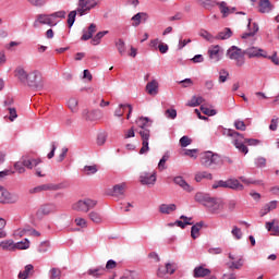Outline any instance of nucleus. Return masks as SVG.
I'll list each match as a JSON object with an SVG mask.
<instances>
[{"label": "nucleus", "instance_id": "obj_42", "mask_svg": "<svg viewBox=\"0 0 279 279\" xmlns=\"http://www.w3.org/2000/svg\"><path fill=\"white\" fill-rule=\"evenodd\" d=\"M202 104H204V97L199 96V97H192L191 101L189 102V106H191V108H195L197 106H202Z\"/></svg>", "mask_w": 279, "mask_h": 279}, {"label": "nucleus", "instance_id": "obj_8", "mask_svg": "<svg viewBox=\"0 0 279 279\" xmlns=\"http://www.w3.org/2000/svg\"><path fill=\"white\" fill-rule=\"evenodd\" d=\"M99 0H78L76 12L80 16L88 14L94 8H97Z\"/></svg>", "mask_w": 279, "mask_h": 279}, {"label": "nucleus", "instance_id": "obj_63", "mask_svg": "<svg viewBox=\"0 0 279 279\" xmlns=\"http://www.w3.org/2000/svg\"><path fill=\"white\" fill-rule=\"evenodd\" d=\"M231 233H232V235L235 236L238 240L243 239V232H241V229H239V227H233Z\"/></svg>", "mask_w": 279, "mask_h": 279}, {"label": "nucleus", "instance_id": "obj_22", "mask_svg": "<svg viewBox=\"0 0 279 279\" xmlns=\"http://www.w3.org/2000/svg\"><path fill=\"white\" fill-rule=\"evenodd\" d=\"M132 26L133 27H138V25H141V23H145V21H147V13L145 12H140L136 13L132 19Z\"/></svg>", "mask_w": 279, "mask_h": 279}, {"label": "nucleus", "instance_id": "obj_37", "mask_svg": "<svg viewBox=\"0 0 279 279\" xmlns=\"http://www.w3.org/2000/svg\"><path fill=\"white\" fill-rule=\"evenodd\" d=\"M266 230L272 232V234H279V226L276 225V219L270 222H266Z\"/></svg>", "mask_w": 279, "mask_h": 279}, {"label": "nucleus", "instance_id": "obj_61", "mask_svg": "<svg viewBox=\"0 0 279 279\" xmlns=\"http://www.w3.org/2000/svg\"><path fill=\"white\" fill-rule=\"evenodd\" d=\"M229 267L230 269H241V267H243V258H239V260L232 262Z\"/></svg>", "mask_w": 279, "mask_h": 279}, {"label": "nucleus", "instance_id": "obj_32", "mask_svg": "<svg viewBox=\"0 0 279 279\" xmlns=\"http://www.w3.org/2000/svg\"><path fill=\"white\" fill-rule=\"evenodd\" d=\"M0 247L8 252H14V250H15L14 240H4V241L0 242Z\"/></svg>", "mask_w": 279, "mask_h": 279}, {"label": "nucleus", "instance_id": "obj_2", "mask_svg": "<svg viewBox=\"0 0 279 279\" xmlns=\"http://www.w3.org/2000/svg\"><path fill=\"white\" fill-rule=\"evenodd\" d=\"M153 121L147 117H141L136 120V125L140 129L138 134L142 138V148L140 154H147L149 151V138L151 137V128Z\"/></svg>", "mask_w": 279, "mask_h": 279}, {"label": "nucleus", "instance_id": "obj_64", "mask_svg": "<svg viewBox=\"0 0 279 279\" xmlns=\"http://www.w3.org/2000/svg\"><path fill=\"white\" fill-rule=\"evenodd\" d=\"M106 269L107 270L117 269V263L113 259H109L105 267V274H106Z\"/></svg>", "mask_w": 279, "mask_h": 279}, {"label": "nucleus", "instance_id": "obj_13", "mask_svg": "<svg viewBox=\"0 0 279 279\" xmlns=\"http://www.w3.org/2000/svg\"><path fill=\"white\" fill-rule=\"evenodd\" d=\"M140 182L144 186H154V184H156V172H143L140 175Z\"/></svg>", "mask_w": 279, "mask_h": 279}, {"label": "nucleus", "instance_id": "obj_33", "mask_svg": "<svg viewBox=\"0 0 279 279\" xmlns=\"http://www.w3.org/2000/svg\"><path fill=\"white\" fill-rule=\"evenodd\" d=\"M32 271H34V265L28 264L25 266L24 271H20L19 278L20 279H28Z\"/></svg>", "mask_w": 279, "mask_h": 279}, {"label": "nucleus", "instance_id": "obj_30", "mask_svg": "<svg viewBox=\"0 0 279 279\" xmlns=\"http://www.w3.org/2000/svg\"><path fill=\"white\" fill-rule=\"evenodd\" d=\"M166 274H175V267H173V264H166V270H162L161 267H159L158 271H157V276L159 278H162V276H165Z\"/></svg>", "mask_w": 279, "mask_h": 279}, {"label": "nucleus", "instance_id": "obj_16", "mask_svg": "<svg viewBox=\"0 0 279 279\" xmlns=\"http://www.w3.org/2000/svg\"><path fill=\"white\" fill-rule=\"evenodd\" d=\"M125 191H128V183H119L113 185L111 195L112 197H125Z\"/></svg>", "mask_w": 279, "mask_h": 279}, {"label": "nucleus", "instance_id": "obj_51", "mask_svg": "<svg viewBox=\"0 0 279 279\" xmlns=\"http://www.w3.org/2000/svg\"><path fill=\"white\" fill-rule=\"evenodd\" d=\"M77 104H78V101L75 98H70L68 100V108H70V110L72 112H77V110H78Z\"/></svg>", "mask_w": 279, "mask_h": 279}, {"label": "nucleus", "instance_id": "obj_10", "mask_svg": "<svg viewBox=\"0 0 279 279\" xmlns=\"http://www.w3.org/2000/svg\"><path fill=\"white\" fill-rule=\"evenodd\" d=\"M58 211V207L54 204H46L41 205L36 211L37 219H45V217L49 215H53V213Z\"/></svg>", "mask_w": 279, "mask_h": 279}, {"label": "nucleus", "instance_id": "obj_36", "mask_svg": "<svg viewBox=\"0 0 279 279\" xmlns=\"http://www.w3.org/2000/svg\"><path fill=\"white\" fill-rule=\"evenodd\" d=\"M211 179H213V173H209L207 171L197 172L195 174L196 182H202V180H211Z\"/></svg>", "mask_w": 279, "mask_h": 279}, {"label": "nucleus", "instance_id": "obj_58", "mask_svg": "<svg viewBox=\"0 0 279 279\" xmlns=\"http://www.w3.org/2000/svg\"><path fill=\"white\" fill-rule=\"evenodd\" d=\"M199 153L198 149H186L184 155L189 156L190 158H193L194 160H197V154Z\"/></svg>", "mask_w": 279, "mask_h": 279}, {"label": "nucleus", "instance_id": "obj_7", "mask_svg": "<svg viewBox=\"0 0 279 279\" xmlns=\"http://www.w3.org/2000/svg\"><path fill=\"white\" fill-rule=\"evenodd\" d=\"M95 206H97V201L86 198L74 203L72 209L76 210V213H88V210L95 208Z\"/></svg>", "mask_w": 279, "mask_h": 279}, {"label": "nucleus", "instance_id": "obj_19", "mask_svg": "<svg viewBox=\"0 0 279 279\" xmlns=\"http://www.w3.org/2000/svg\"><path fill=\"white\" fill-rule=\"evenodd\" d=\"M173 182L174 184H178V186L183 189V191H186V193H193L194 191L193 186H191V184H189L186 180H184V178L182 177H175L173 179Z\"/></svg>", "mask_w": 279, "mask_h": 279}, {"label": "nucleus", "instance_id": "obj_14", "mask_svg": "<svg viewBox=\"0 0 279 279\" xmlns=\"http://www.w3.org/2000/svg\"><path fill=\"white\" fill-rule=\"evenodd\" d=\"M82 117L85 121H97V119H101V110L95 109V110H88L84 109L82 111Z\"/></svg>", "mask_w": 279, "mask_h": 279}, {"label": "nucleus", "instance_id": "obj_50", "mask_svg": "<svg viewBox=\"0 0 279 279\" xmlns=\"http://www.w3.org/2000/svg\"><path fill=\"white\" fill-rule=\"evenodd\" d=\"M14 169L17 173H25V163H23V157L21 158L20 161L14 163Z\"/></svg>", "mask_w": 279, "mask_h": 279}, {"label": "nucleus", "instance_id": "obj_34", "mask_svg": "<svg viewBox=\"0 0 279 279\" xmlns=\"http://www.w3.org/2000/svg\"><path fill=\"white\" fill-rule=\"evenodd\" d=\"M202 228H204V222H197L196 225H194L191 229V236L192 239H197L199 236V230H202Z\"/></svg>", "mask_w": 279, "mask_h": 279}, {"label": "nucleus", "instance_id": "obj_17", "mask_svg": "<svg viewBox=\"0 0 279 279\" xmlns=\"http://www.w3.org/2000/svg\"><path fill=\"white\" fill-rule=\"evenodd\" d=\"M208 56L211 62H219L221 60V47L219 45L211 46L208 49Z\"/></svg>", "mask_w": 279, "mask_h": 279}, {"label": "nucleus", "instance_id": "obj_28", "mask_svg": "<svg viewBox=\"0 0 279 279\" xmlns=\"http://www.w3.org/2000/svg\"><path fill=\"white\" fill-rule=\"evenodd\" d=\"M210 195L198 192L195 194L194 199L195 202H197L198 204H202L203 206H207V203L210 202Z\"/></svg>", "mask_w": 279, "mask_h": 279}, {"label": "nucleus", "instance_id": "obj_55", "mask_svg": "<svg viewBox=\"0 0 279 279\" xmlns=\"http://www.w3.org/2000/svg\"><path fill=\"white\" fill-rule=\"evenodd\" d=\"M230 76V73H228V71H226V70H221L220 72H219V83L220 84H223V83H226L227 81H228V77Z\"/></svg>", "mask_w": 279, "mask_h": 279}, {"label": "nucleus", "instance_id": "obj_44", "mask_svg": "<svg viewBox=\"0 0 279 279\" xmlns=\"http://www.w3.org/2000/svg\"><path fill=\"white\" fill-rule=\"evenodd\" d=\"M257 33H258V24L253 23V31H250L248 33H244L242 35V38L245 40L246 38H250L252 36H256Z\"/></svg>", "mask_w": 279, "mask_h": 279}, {"label": "nucleus", "instance_id": "obj_20", "mask_svg": "<svg viewBox=\"0 0 279 279\" xmlns=\"http://www.w3.org/2000/svg\"><path fill=\"white\" fill-rule=\"evenodd\" d=\"M210 274H211L210 269L204 266H197L193 270L194 278H206V276H210Z\"/></svg>", "mask_w": 279, "mask_h": 279}, {"label": "nucleus", "instance_id": "obj_9", "mask_svg": "<svg viewBox=\"0 0 279 279\" xmlns=\"http://www.w3.org/2000/svg\"><path fill=\"white\" fill-rule=\"evenodd\" d=\"M205 208H207L208 213H211V215H219V213L223 210V201H221V198L211 197Z\"/></svg>", "mask_w": 279, "mask_h": 279}, {"label": "nucleus", "instance_id": "obj_15", "mask_svg": "<svg viewBox=\"0 0 279 279\" xmlns=\"http://www.w3.org/2000/svg\"><path fill=\"white\" fill-rule=\"evenodd\" d=\"M16 197L12 196L3 186L0 185V204H15Z\"/></svg>", "mask_w": 279, "mask_h": 279}, {"label": "nucleus", "instance_id": "obj_57", "mask_svg": "<svg viewBox=\"0 0 279 279\" xmlns=\"http://www.w3.org/2000/svg\"><path fill=\"white\" fill-rule=\"evenodd\" d=\"M193 143V140H191L189 136L184 135L180 138V145L181 147H189Z\"/></svg>", "mask_w": 279, "mask_h": 279}, {"label": "nucleus", "instance_id": "obj_48", "mask_svg": "<svg viewBox=\"0 0 279 279\" xmlns=\"http://www.w3.org/2000/svg\"><path fill=\"white\" fill-rule=\"evenodd\" d=\"M116 47L120 56H125V41H123V39H118V41L116 43Z\"/></svg>", "mask_w": 279, "mask_h": 279}, {"label": "nucleus", "instance_id": "obj_41", "mask_svg": "<svg viewBox=\"0 0 279 279\" xmlns=\"http://www.w3.org/2000/svg\"><path fill=\"white\" fill-rule=\"evenodd\" d=\"M223 136H230L233 140L238 138V136H241V133L232 130V129H225L222 132Z\"/></svg>", "mask_w": 279, "mask_h": 279}, {"label": "nucleus", "instance_id": "obj_62", "mask_svg": "<svg viewBox=\"0 0 279 279\" xmlns=\"http://www.w3.org/2000/svg\"><path fill=\"white\" fill-rule=\"evenodd\" d=\"M244 143H247L251 147H256L257 145H260V140L244 138Z\"/></svg>", "mask_w": 279, "mask_h": 279}, {"label": "nucleus", "instance_id": "obj_27", "mask_svg": "<svg viewBox=\"0 0 279 279\" xmlns=\"http://www.w3.org/2000/svg\"><path fill=\"white\" fill-rule=\"evenodd\" d=\"M146 92L148 95L156 97L158 95V81L153 80L146 84Z\"/></svg>", "mask_w": 279, "mask_h": 279}, {"label": "nucleus", "instance_id": "obj_52", "mask_svg": "<svg viewBox=\"0 0 279 279\" xmlns=\"http://www.w3.org/2000/svg\"><path fill=\"white\" fill-rule=\"evenodd\" d=\"M233 125L235 130H240V132H245V130H247V125H245L243 120H235Z\"/></svg>", "mask_w": 279, "mask_h": 279}, {"label": "nucleus", "instance_id": "obj_47", "mask_svg": "<svg viewBox=\"0 0 279 279\" xmlns=\"http://www.w3.org/2000/svg\"><path fill=\"white\" fill-rule=\"evenodd\" d=\"M96 172H97V166H85L83 168V173L85 175H95Z\"/></svg>", "mask_w": 279, "mask_h": 279}, {"label": "nucleus", "instance_id": "obj_60", "mask_svg": "<svg viewBox=\"0 0 279 279\" xmlns=\"http://www.w3.org/2000/svg\"><path fill=\"white\" fill-rule=\"evenodd\" d=\"M48 250H49V241L41 242L39 247H38V252L40 254H45V252H47Z\"/></svg>", "mask_w": 279, "mask_h": 279}, {"label": "nucleus", "instance_id": "obj_35", "mask_svg": "<svg viewBox=\"0 0 279 279\" xmlns=\"http://www.w3.org/2000/svg\"><path fill=\"white\" fill-rule=\"evenodd\" d=\"M88 218L90 219V221H93V223H102L104 221V217H101V214H99V211H90L88 214Z\"/></svg>", "mask_w": 279, "mask_h": 279}, {"label": "nucleus", "instance_id": "obj_29", "mask_svg": "<svg viewBox=\"0 0 279 279\" xmlns=\"http://www.w3.org/2000/svg\"><path fill=\"white\" fill-rule=\"evenodd\" d=\"M216 5H218L223 19H227V16H230V14H232V10H230L226 1L217 2Z\"/></svg>", "mask_w": 279, "mask_h": 279}, {"label": "nucleus", "instance_id": "obj_11", "mask_svg": "<svg viewBox=\"0 0 279 279\" xmlns=\"http://www.w3.org/2000/svg\"><path fill=\"white\" fill-rule=\"evenodd\" d=\"M245 56L247 58H267V52L263 48L258 47H250L244 50Z\"/></svg>", "mask_w": 279, "mask_h": 279}, {"label": "nucleus", "instance_id": "obj_49", "mask_svg": "<svg viewBox=\"0 0 279 279\" xmlns=\"http://www.w3.org/2000/svg\"><path fill=\"white\" fill-rule=\"evenodd\" d=\"M255 167L257 169H264V167H267V159L265 157L255 158Z\"/></svg>", "mask_w": 279, "mask_h": 279}, {"label": "nucleus", "instance_id": "obj_18", "mask_svg": "<svg viewBox=\"0 0 279 279\" xmlns=\"http://www.w3.org/2000/svg\"><path fill=\"white\" fill-rule=\"evenodd\" d=\"M97 32V24L92 23L87 28L83 29V35L81 40H90L93 39V35Z\"/></svg>", "mask_w": 279, "mask_h": 279}, {"label": "nucleus", "instance_id": "obj_43", "mask_svg": "<svg viewBox=\"0 0 279 279\" xmlns=\"http://www.w3.org/2000/svg\"><path fill=\"white\" fill-rule=\"evenodd\" d=\"M167 160H169V154H165L162 158L159 160V163H158L159 171H165V169H167Z\"/></svg>", "mask_w": 279, "mask_h": 279}, {"label": "nucleus", "instance_id": "obj_59", "mask_svg": "<svg viewBox=\"0 0 279 279\" xmlns=\"http://www.w3.org/2000/svg\"><path fill=\"white\" fill-rule=\"evenodd\" d=\"M74 223L78 226V228H87L88 222L84 218H75Z\"/></svg>", "mask_w": 279, "mask_h": 279}, {"label": "nucleus", "instance_id": "obj_56", "mask_svg": "<svg viewBox=\"0 0 279 279\" xmlns=\"http://www.w3.org/2000/svg\"><path fill=\"white\" fill-rule=\"evenodd\" d=\"M62 276V271L59 268H51L50 269V279H60Z\"/></svg>", "mask_w": 279, "mask_h": 279}, {"label": "nucleus", "instance_id": "obj_31", "mask_svg": "<svg viewBox=\"0 0 279 279\" xmlns=\"http://www.w3.org/2000/svg\"><path fill=\"white\" fill-rule=\"evenodd\" d=\"M229 38H232V29L229 27L225 28L216 36V40H228Z\"/></svg>", "mask_w": 279, "mask_h": 279}, {"label": "nucleus", "instance_id": "obj_46", "mask_svg": "<svg viewBox=\"0 0 279 279\" xmlns=\"http://www.w3.org/2000/svg\"><path fill=\"white\" fill-rule=\"evenodd\" d=\"M15 250H29V240L24 239L23 241L15 243Z\"/></svg>", "mask_w": 279, "mask_h": 279}, {"label": "nucleus", "instance_id": "obj_38", "mask_svg": "<svg viewBox=\"0 0 279 279\" xmlns=\"http://www.w3.org/2000/svg\"><path fill=\"white\" fill-rule=\"evenodd\" d=\"M199 36L204 38V40H207V43H213L214 40H217V36H213L208 31L202 29L199 32Z\"/></svg>", "mask_w": 279, "mask_h": 279}, {"label": "nucleus", "instance_id": "obj_45", "mask_svg": "<svg viewBox=\"0 0 279 279\" xmlns=\"http://www.w3.org/2000/svg\"><path fill=\"white\" fill-rule=\"evenodd\" d=\"M201 111L207 117H215V114H217V110L209 109L206 105L201 106Z\"/></svg>", "mask_w": 279, "mask_h": 279}, {"label": "nucleus", "instance_id": "obj_53", "mask_svg": "<svg viewBox=\"0 0 279 279\" xmlns=\"http://www.w3.org/2000/svg\"><path fill=\"white\" fill-rule=\"evenodd\" d=\"M211 189H228V180H219L216 181L213 185Z\"/></svg>", "mask_w": 279, "mask_h": 279}, {"label": "nucleus", "instance_id": "obj_5", "mask_svg": "<svg viewBox=\"0 0 279 279\" xmlns=\"http://www.w3.org/2000/svg\"><path fill=\"white\" fill-rule=\"evenodd\" d=\"M62 189H69V183L62 182L59 184L48 183L41 184L29 190L31 194L43 193V191H60Z\"/></svg>", "mask_w": 279, "mask_h": 279}, {"label": "nucleus", "instance_id": "obj_21", "mask_svg": "<svg viewBox=\"0 0 279 279\" xmlns=\"http://www.w3.org/2000/svg\"><path fill=\"white\" fill-rule=\"evenodd\" d=\"M23 165L26 169H34V167H38L40 165V159H34L32 157L23 156L22 157Z\"/></svg>", "mask_w": 279, "mask_h": 279}, {"label": "nucleus", "instance_id": "obj_26", "mask_svg": "<svg viewBox=\"0 0 279 279\" xmlns=\"http://www.w3.org/2000/svg\"><path fill=\"white\" fill-rule=\"evenodd\" d=\"M175 210H178L175 204H161L159 206V213H161V215H171V213H175Z\"/></svg>", "mask_w": 279, "mask_h": 279}, {"label": "nucleus", "instance_id": "obj_1", "mask_svg": "<svg viewBox=\"0 0 279 279\" xmlns=\"http://www.w3.org/2000/svg\"><path fill=\"white\" fill-rule=\"evenodd\" d=\"M15 76L22 82V84H26V86H29L31 88L40 89L45 86L43 74H40L38 70L27 72L23 68H17L15 70Z\"/></svg>", "mask_w": 279, "mask_h": 279}, {"label": "nucleus", "instance_id": "obj_4", "mask_svg": "<svg viewBox=\"0 0 279 279\" xmlns=\"http://www.w3.org/2000/svg\"><path fill=\"white\" fill-rule=\"evenodd\" d=\"M227 58H229V60H234L235 65L243 66L245 64V50H242L236 46H231L227 50Z\"/></svg>", "mask_w": 279, "mask_h": 279}, {"label": "nucleus", "instance_id": "obj_54", "mask_svg": "<svg viewBox=\"0 0 279 279\" xmlns=\"http://www.w3.org/2000/svg\"><path fill=\"white\" fill-rule=\"evenodd\" d=\"M75 16H77V11H71L68 15V25L69 27H73L75 23Z\"/></svg>", "mask_w": 279, "mask_h": 279}, {"label": "nucleus", "instance_id": "obj_3", "mask_svg": "<svg viewBox=\"0 0 279 279\" xmlns=\"http://www.w3.org/2000/svg\"><path fill=\"white\" fill-rule=\"evenodd\" d=\"M62 19H66V11H57L52 14H39L37 15V20L35 22V27L37 23L40 25H48L49 27H56L59 21Z\"/></svg>", "mask_w": 279, "mask_h": 279}, {"label": "nucleus", "instance_id": "obj_39", "mask_svg": "<svg viewBox=\"0 0 279 279\" xmlns=\"http://www.w3.org/2000/svg\"><path fill=\"white\" fill-rule=\"evenodd\" d=\"M198 3L206 10H210L217 5V0H198Z\"/></svg>", "mask_w": 279, "mask_h": 279}, {"label": "nucleus", "instance_id": "obj_6", "mask_svg": "<svg viewBox=\"0 0 279 279\" xmlns=\"http://www.w3.org/2000/svg\"><path fill=\"white\" fill-rule=\"evenodd\" d=\"M220 160L221 158L219 155L210 150H207L201 155V165H203V167L210 168L214 165H219Z\"/></svg>", "mask_w": 279, "mask_h": 279}, {"label": "nucleus", "instance_id": "obj_12", "mask_svg": "<svg viewBox=\"0 0 279 279\" xmlns=\"http://www.w3.org/2000/svg\"><path fill=\"white\" fill-rule=\"evenodd\" d=\"M232 144L234 145L235 149L240 151V154L247 155L250 153V149L247 146H245V137L243 134L240 133V136L235 137L232 141Z\"/></svg>", "mask_w": 279, "mask_h": 279}, {"label": "nucleus", "instance_id": "obj_40", "mask_svg": "<svg viewBox=\"0 0 279 279\" xmlns=\"http://www.w3.org/2000/svg\"><path fill=\"white\" fill-rule=\"evenodd\" d=\"M108 34V31H102L96 34V36L92 37V45H99L101 43V38Z\"/></svg>", "mask_w": 279, "mask_h": 279}, {"label": "nucleus", "instance_id": "obj_24", "mask_svg": "<svg viewBox=\"0 0 279 279\" xmlns=\"http://www.w3.org/2000/svg\"><path fill=\"white\" fill-rule=\"evenodd\" d=\"M274 10V5L269 0H259V12L262 14H269Z\"/></svg>", "mask_w": 279, "mask_h": 279}, {"label": "nucleus", "instance_id": "obj_23", "mask_svg": "<svg viewBox=\"0 0 279 279\" xmlns=\"http://www.w3.org/2000/svg\"><path fill=\"white\" fill-rule=\"evenodd\" d=\"M87 274L93 278H101L106 275V268L104 266H97L87 270Z\"/></svg>", "mask_w": 279, "mask_h": 279}, {"label": "nucleus", "instance_id": "obj_25", "mask_svg": "<svg viewBox=\"0 0 279 279\" xmlns=\"http://www.w3.org/2000/svg\"><path fill=\"white\" fill-rule=\"evenodd\" d=\"M227 189H231V191H243L245 186H243V184H241L236 179H228Z\"/></svg>", "mask_w": 279, "mask_h": 279}]
</instances>
